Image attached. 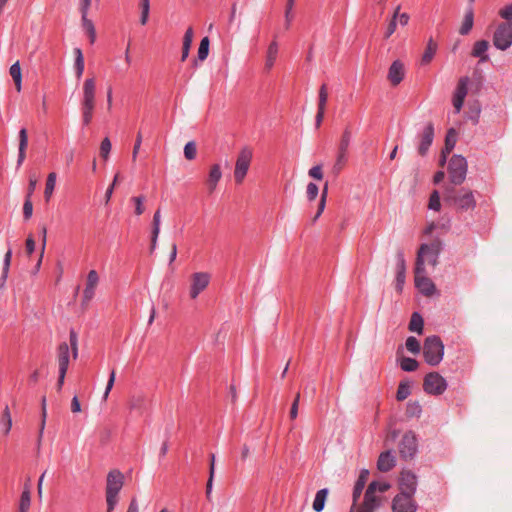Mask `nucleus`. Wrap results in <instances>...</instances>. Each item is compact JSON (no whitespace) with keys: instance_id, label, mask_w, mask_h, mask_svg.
Masks as SVG:
<instances>
[{"instance_id":"nucleus-1","label":"nucleus","mask_w":512,"mask_h":512,"mask_svg":"<svg viewBox=\"0 0 512 512\" xmlns=\"http://www.w3.org/2000/svg\"><path fill=\"white\" fill-rule=\"evenodd\" d=\"M456 185H445L443 190L444 202L448 205L457 207L459 210L466 211L474 209L476 200L471 190L462 188L457 190Z\"/></svg>"},{"instance_id":"nucleus-2","label":"nucleus","mask_w":512,"mask_h":512,"mask_svg":"<svg viewBox=\"0 0 512 512\" xmlns=\"http://www.w3.org/2000/svg\"><path fill=\"white\" fill-rule=\"evenodd\" d=\"M96 105V81L94 77L87 78L83 83V97L81 101V112L83 125L87 126L93 119Z\"/></svg>"},{"instance_id":"nucleus-3","label":"nucleus","mask_w":512,"mask_h":512,"mask_svg":"<svg viewBox=\"0 0 512 512\" xmlns=\"http://www.w3.org/2000/svg\"><path fill=\"white\" fill-rule=\"evenodd\" d=\"M124 484V476L119 470H112L107 475L106 503L107 512H112L118 502V493Z\"/></svg>"},{"instance_id":"nucleus-4","label":"nucleus","mask_w":512,"mask_h":512,"mask_svg":"<svg viewBox=\"0 0 512 512\" xmlns=\"http://www.w3.org/2000/svg\"><path fill=\"white\" fill-rule=\"evenodd\" d=\"M441 246V241L438 239L432 241L430 244H422L417 253L415 267L425 268V263L436 266Z\"/></svg>"},{"instance_id":"nucleus-5","label":"nucleus","mask_w":512,"mask_h":512,"mask_svg":"<svg viewBox=\"0 0 512 512\" xmlns=\"http://www.w3.org/2000/svg\"><path fill=\"white\" fill-rule=\"evenodd\" d=\"M423 355L426 362L432 366L441 362L444 355V345L439 337L429 336L425 339Z\"/></svg>"},{"instance_id":"nucleus-6","label":"nucleus","mask_w":512,"mask_h":512,"mask_svg":"<svg viewBox=\"0 0 512 512\" xmlns=\"http://www.w3.org/2000/svg\"><path fill=\"white\" fill-rule=\"evenodd\" d=\"M467 169L466 159L461 155H453L448 165V185H461L466 179Z\"/></svg>"},{"instance_id":"nucleus-7","label":"nucleus","mask_w":512,"mask_h":512,"mask_svg":"<svg viewBox=\"0 0 512 512\" xmlns=\"http://www.w3.org/2000/svg\"><path fill=\"white\" fill-rule=\"evenodd\" d=\"M253 158V150L249 146H244L240 149L234 168V179L237 184H242Z\"/></svg>"},{"instance_id":"nucleus-8","label":"nucleus","mask_w":512,"mask_h":512,"mask_svg":"<svg viewBox=\"0 0 512 512\" xmlns=\"http://www.w3.org/2000/svg\"><path fill=\"white\" fill-rule=\"evenodd\" d=\"M494 46L502 51L512 45V23L501 22L497 25L493 35Z\"/></svg>"},{"instance_id":"nucleus-9","label":"nucleus","mask_w":512,"mask_h":512,"mask_svg":"<svg viewBox=\"0 0 512 512\" xmlns=\"http://www.w3.org/2000/svg\"><path fill=\"white\" fill-rule=\"evenodd\" d=\"M417 449L418 443L415 433L407 431L398 445L400 457L404 460L412 459L415 456Z\"/></svg>"},{"instance_id":"nucleus-10","label":"nucleus","mask_w":512,"mask_h":512,"mask_svg":"<svg viewBox=\"0 0 512 512\" xmlns=\"http://www.w3.org/2000/svg\"><path fill=\"white\" fill-rule=\"evenodd\" d=\"M423 388L429 394L441 395L447 388V382L439 373L431 372L425 376Z\"/></svg>"},{"instance_id":"nucleus-11","label":"nucleus","mask_w":512,"mask_h":512,"mask_svg":"<svg viewBox=\"0 0 512 512\" xmlns=\"http://www.w3.org/2000/svg\"><path fill=\"white\" fill-rule=\"evenodd\" d=\"M210 278L207 272H196L191 275L189 295L192 299H196L208 287Z\"/></svg>"},{"instance_id":"nucleus-12","label":"nucleus","mask_w":512,"mask_h":512,"mask_svg":"<svg viewBox=\"0 0 512 512\" xmlns=\"http://www.w3.org/2000/svg\"><path fill=\"white\" fill-rule=\"evenodd\" d=\"M469 83L470 79L468 77H461L458 80L452 99L453 107L456 113H459L463 107L465 98L468 94Z\"/></svg>"},{"instance_id":"nucleus-13","label":"nucleus","mask_w":512,"mask_h":512,"mask_svg":"<svg viewBox=\"0 0 512 512\" xmlns=\"http://www.w3.org/2000/svg\"><path fill=\"white\" fill-rule=\"evenodd\" d=\"M417 504L413 496L399 493L392 501L393 512H416Z\"/></svg>"},{"instance_id":"nucleus-14","label":"nucleus","mask_w":512,"mask_h":512,"mask_svg":"<svg viewBox=\"0 0 512 512\" xmlns=\"http://www.w3.org/2000/svg\"><path fill=\"white\" fill-rule=\"evenodd\" d=\"M415 285L419 289V291L425 296H431L435 292V285L426 276L425 268H417L415 267Z\"/></svg>"},{"instance_id":"nucleus-15","label":"nucleus","mask_w":512,"mask_h":512,"mask_svg":"<svg viewBox=\"0 0 512 512\" xmlns=\"http://www.w3.org/2000/svg\"><path fill=\"white\" fill-rule=\"evenodd\" d=\"M378 482L373 481L369 484L364 497L363 504L358 512H373L380 504L379 498L375 495Z\"/></svg>"},{"instance_id":"nucleus-16","label":"nucleus","mask_w":512,"mask_h":512,"mask_svg":"<svg viewBox=\"0 0 512 512\" xmlns=\"http://www.w3.org/2000/svg\"><path fill=\"white\" fill-rule=\"evenodd\" d=\"M417 488V476L410 470H402L399 478L400 493L414 496Z\"/></svg>"},{"instance_id":"nucleus-17","label":"nucleus","mask_w":512,"mask_h":512,"mask_svg":"<svg viewBox=\"0 0 512 512\" xmlns=\"http://www.w3.org/2000/svg\"><path fill=\"white\" fill-rule=\"evenodd\" d=\"M99 283V275L96 270H90L87 278H86V284L85 289L83 291V299L82 302L84 304H88L95 295V290Z\"/></svg>"},{"instance_id":"nucleus-18","label":"nucleus","mask_w":512,"mask_h":512,"mask_svg":"<svg viewBox=\"0 0 512 512\" xmlns=\"http://www.w3.org/2000/svg\"><path fill=\"white\" fill-rule=\"evenodd\" d=\"M434 138V126L432 123H428L423 132L420 135V143L418 146V153L421 156H424L427 151L429 150V147L431 146Z\"/></svg>"},{"instance_id":"nucleus-19","label":"nucleus","mask_w":512,"mask_h":512,"mask_svg":"<svg viewBox=\"0 0 512 512\" xmlns=\"http://www.w3.org/2000/svg\"><path fill=\"white\" fill-rule=\"evenodd\" d=\"M405 75L404 64L400 60H395L388 70L387 79L393 86L401 83Z\"/></svg>"},{"instance_id":"nucleus-20","label":"nucleus","mask_w":512,"mask_h":512,"mask_svg":"<svg viewBox=\"0 0 512 512\" xmlns=\"http://www.w3.org/2000/svg\"><path fill=\"white\" fill-rule=\"evenodd\" d=\"M148 397L144 393H135L130 396L128 408L130 412H136L141 415L147 409Z\"/></svg>"},{"instance_id":"nucleus-21","label":"nucleus","mask_w":512,"mask_h":512,"mask_svg":"<svg viewBox=\"0 0 512 512\" xmlns=\"http://www.w3.org/2000/svg\"><path fill=\"white\" fill-rule=\"evenodd\" d=\"M57 363L59 372L67 373L69 366V346L66 342L61 343L57 348Z\"/></svg>"},{"instance_id":"nucleus-22","label":"nucleus","mask_w":512,"mask_h":512,"mask_svg":"<svg viewBox=\"0 0 512 512\" xmlns=\"http://www.w3.org/2000/svg\"><path fill=\"white\" fill-rule=\"evenodd\" d=\"M396 464V459L390 450L382 452L377 461V468L381 472L390 471Z\"/></svg>"},{"instance_id":"nucleus-23","label":"nucleus","mask_w":512,"mask_h":512,"mask_svg":"<svg viewBox=\"0 0 512 512\" xmlns=\"http://www.w3.org/2000/svg\"><path fill=\"white\" fill-rule=\"evenodd\" d=\"M396 290L398 292L402 291L403 285L405 283V271L406 264L404 257L401 253L397 255V264H396Z\"/></svg>"},{"instance_id":"nucleus-24","label":"nucleus","mask_w":512,"mask_h":512,"mask_svg":"<svg viewBox=\"0 0 512 512\" xmlns=\"http://www.w3.org/2000/svg\"><path fill=\"white\" fill-rule=\"evenodd\" d=\"M222 172L219 164H213L210 168L207 186L210 193H213L217 187L218 182L221 180Z\"/></svg>"},{"instance_id":"nucleus-25","label":"nucleus","mask_w":512,"mask_h":512,"mask_svg":"<svg viewBox=\"0 0 512 512\" xmlns=\"http://www.w3.org/2000/svg\"><path fill=\"white\" fill-rule=\"evenodd\" d=\"M28 146V133L25 128H22L19 131V149H18V159L17 165L20 166L24 162L26 158V149Z\"/></svg>"},{"instance_id":"nucleus-26","label":"nucleus","mask_w":512,"mask_h":512,"mask_svg":"<svg viewBox=\"0 0 512 512\" xmlns=\"http://www.w3.org/2000/svg\"><path fill=\"white\" fill-rule=\"evenodd\" d=\"M278 50H279L278 43L276 40H273L269 44L267 51H266L265 69L267 71H270L272 69V67L274 66L277 55H278Z\"/></svg>"},{"instance_id":"nucleus-27","label":"nucleus","mask_w":512,"mask_h":512,"mask_svg":"<svg viewBox=\"0 0 512 512\" xmlns=\"http://www.w3.org/2000/svg\"><path fill=\"white\" fill-rule=\"evenodd\" d=\"M368 476H369V471L368 470H362L360 472V475L358 477V480L354 486V490H353V501H354V504L356 503V501L359 499L363 489H364V486L366 484V481L368 479Z\"/></svg>"},{"instance_id":"nucleus-28","label":"nucleus","mask_w":512,"mask_h":512,"mask_svg":"<svg viewBox=\"0 0 512 512\" xmlns=\"http://www.w3.org/2000/svg\"><path fill=\"white\" fill-rule=\"evenodd\" d=\"M437 51V44L436 42L430 38L427 42L426 49L421 57V65H428L432 61L434 55Z\"/></svg>"},{"instance_id":"nucleus-29","label":"nucleus","mask_w":512,"mask_h":512,"mask_svg":"<svg viewBox=\"0 0 512 512\" xmlns=\"http://www.w3.org/2000/svg\"><path fill=\"white\" fill-rule=\"evenodd\" d=\"M474 14L472 8L466 10L462 25L459 29L461 35H467L473 27Z\"/></svg>"},{"instance_id":"nucleus-30","label":"nucleus","mask_w":512,"mask_h":512,"mask_svg":"<svg viewBox=\"0 0 512 512\" xmlns=\"http://www.w3.org/2000/svg\"><path fill=\"white\" fill-rule=\"evenodd\" d=\"M193 41V29L189 27L183 37L181 61H185L189 55L191 44Z\"/></svg>"},{"instance_id":"nucleus-31","label":"nucleus","mask_w":512,"mask_h":512,"mask_svg":"<svg viewBox=\"0 0 512 512\" xmlns=\"http://www.w3.org/2000/svg\"><path fill=\"white\" fill-rule=\"evenodd\" d=\"M56 178H57V175L55 172H51L47 176L46 186H45V191H44V197L47 202L51 199V197L53 195L55 185H56Z\"/></svg>"},{"instance_id":"nucleus-32","label":"nucleus","mask_w":512,"mask_h":512,"mask_svg":"<svg viewBox=\"0 0 512 512\" xmlns=\"http://www.w3.org/2000/svg\"><path fill=\"white\" fill-rule=\"evenodd\" d=\"M10 75L14 81V84H15V88L16 90L19 92L21 90V83H22V73H21V67H20V64L19 62H15L11 67H10Z\"/></svg>"},{"instance_id":"nucleus-33","label":"nucleus","mask_w":512,"mask_h":512,"mask_svg":"<svg viewBox=\"0 0 512 512\" xmlns=\"http://www.w3.org/2000/svg\"><path fill=\"white\" fill-rule=\"evenodd\" d=\"M11 258H12V251H11V249H8V251L6 252V254L4 256L3 270H2V274L0 276V288L4 287V285L6 283L8 273H9V268L11 265Z\"/></svg>"},{"instance_id":"nucleus-34","label":"nucleus","mask_w":512,"mask_h":512,"mask_svg":"<svg viewBox=\"0 0 512 512\" xmlns=\"http://www.w3.org/2000/svg\"><path fill=\"white\" fill-rule=\"evenodd\" d=\"M488 47L489 43L486 40L477 41L474 44L472 55L475 57H481L482 60L485 61L488 59L487 55H485V52L487 51Z\"/></svg>"},{"instance_id":"nucleus-35","label":"nucleus","mask_w":512,"mask_h":512,"mask_svg":"<svg viewBox=\"0 0 512 512\" xmlns=\"http://www.w3.org/2000/svg\"><path fill=\"white\" fill-rule=\"evenodd\" d=\"M423 318L417 312H414L411 316L409 323V330L421 334L423 331Z\"/></svg>"},{"instance_id":"nucleus-36","label":"nucleus","mask_w":512,"mask_h":512,"mask_svg":"<svg viewBox=\"0 0 512 512\" xmlns=\"http://www.w3.org/2000/svg\"><path fill=\"white\" fill-rule=\"evenodd\" d=\"M327 495H328L327 489H321L316 493V496H315V499L313 502V509L316 512H320L323 510Z\"/></svg>"},{"instance_id":"nucleus-37","label":"nucleus","mask_w":512,"mask_h":512,"mask_svg":"<svg viewBox=\"0 0 512 512\" xmlns=\"http://www.w3.org/2000/svg\"><path fill=\"white\" fill-rule=\"evenodd\" d=\"M31 504V492L28 487H26L20 497L19 509L18 512H28Z\"/></svg>"},{"instance_id":"nucleus-38","label":"nucleus","mask_w":512,"mask_h":512,"mask_svg":"<svg viewBox=\"0 0 512 512\" xmlns=\"http://www.w3.org/2000/svg\"><path fill=\"white\" fill-rule=\"evenodd\" d=\"M457 142V132L454 128H450L447 131L446 137H445V146L444 149L447 153H451L453 148L455 147V144Z\"/></svg>"},{"instance_id":"nucleus-39","label":"nucleus","mask_w":512,"mask_h":512,"mask_svg":"<svg viewBox=\"0 0 512 512\" xmlns=\"http://www.w3.org/2000/svg\"><path fill=\"white\" fill-rule=\"evenodd\" d=\"M209 45H210V40L209 38L206 36L204 37L201 42H200V45H199V48H198V60L199 61H204L207 59L208 57V54H209Z\"/></svg>"},{"instance_id":"nucleus-40","label":"nucleus","mask_w":512,"mask_h":512,"mask_svg":"<svg viewBox=\"0 0 512 512\" xmlns=\"http://www.w3.org/2000/svg\"><path fill=\"white\" fill-rule=\"evenodd\" d=\"M139 8L141 10L140 23L146 25L149 19L150 0H140Z\"/></svg>"},{"instance_id":"nucleus-41","label":"nucleus","mask_w":512,"mask_h":512,"mask_svg":"<svg viewBox=\"0 0 512 512\" xmlns=\"http://www.w3.org/2000/svg\"><path fill=\"white\" fill-rule=\"evenodd\" d=\"M328 100V88L326 84H322L319 89V96H318V109L319 110H326V104Z\"/></svg>"},{"instance_id":"nucleus-42","label":"nucleus","mask_w":512,"mask_h":512,"mask_svg":"<svg viewBox=\"0 0 512 512\" xmlns=\"http://www.w3.org/2000/svg\"><path fill=\"white\" fill-rule=\"evenodd\" d=\"M345 163H346V153L339 151L336 162L332 167V173L334 175H338L341 172V170L344 168Z\"/></svg>"},{"instance_id":"nucleus-43","label":"nucleus","mask_w":512,"mask_h":512,"mask_svg":"<svg viewBox=\"0 0 512 512\" xmlns=\"http://www.w3.org/2000/svg\"><path fill=\"white\" fill-rule=\"evenodd\" d=\"M82 26L86 33L89 35L91 43H93L96 38V31L92 21L89 20L87 16L82 17Z\"/></svg>"},{"instance_id":"nucleus-44","label":"nucleus","mask_w":512,"mask_h":512,"mask_svg":"<svg viewBox=\"0 0 512 512\" xmlns=\"http://www.w3.org/2000/svg\"><path fill=\"white\" fill-rule=\"evenodd\" d=\"M400 366L402 370L411 372L415 371L418 368V362L413 358L403 357L401 359Z\"/></svg>"},{"instance_id":"nucleus-45","label":"nucleus","mask_w":512,"mask_h":512,"mask_svg":"<svg viewBox=\"0 0 512 512\" xmlns=\"http://www.w3.org/2000/svg\"><path fill=\"white\" fill-rule=\"evenodd\" d=\"M410 395V386L407 382H401L398 386L396 398L398 401L405 400Z\"/></svg>"},{"instance_id":"nucleus-46","label":"nucleus","mask_w":512,"mask_h":512,"mask_svg":"<svg viewBox=\"0 0 512 512\" xmlns=\"http://www.w3.org/2000/svg\"><path fill=\"white\" fill-rule=\"evenodd\" d=\"M197 154V146L194 141H189L184 146V156L187 160L195 159Z\"/></svg>"},{"instance_id":"nucleus-47","label":"nucleus","mask_w":512,"mask_h":512,"mask_svg":"<svg viewBox=\"0 0 512 512\" xmlns=\"http://www.w3.org/2000/svg\"><path fill=\"white\" fill-rule=\"evenodd\" d=\"M405 345L407 350L413 354H417L421 350L419 341L413 336L407 338Z\"/></svg>"},{"instance_id":"nucleus-48","label":"nucleus","mask_w":512,"mask_h":512,"mask_svg":"<svg viewBox=\"0 0 512 512\" xmlns=\"http://www.w3.org/2000/svg\"><path fill=\"white\" fill-rule=\"evenodd\" d=\"M428 207H429V209H432V210H435V211H439L440 210V208H441L440 195H439V192L437 190H434L431 193L430 198H429Z\"/></svg>"},{"instance_id":"nucleus-49","label":"nucleus","mask_w":512,"mask_h":512,"mask_svg":"<svg viewBox=\"0 0 512 512\" xmlns=\"http://www.w3.org/2000/svg\"><path fill=\"white\" fill-rule=\"evenodd\" d=\"M351 140V131L349 128H346L343 132L340 144H339V151L347 153L349 144Z\"/></svg>"},{"instance_id":"nucleus-50","label":"nucleus","mask_w":512,"mask_h":512,"mask_svg":"<svg viewBox=\"0 0 512 512\" xmlns=\"http://www.w3.org/2000/svg\"><path fill=\"white\" fill-rule=\"evenodd\" d=\"M2 422L4 425V434L7 435L12 427V419L10 415V411L8 406L5 407L3 414H2Z\"/></svg>"},{"instance_id":"nucleus-51","label":"nucleus","mask_w":512,"mask_h":512,"mask_svg":"<svg viewBox=\"0 0 512 512\" xmlns=\"http://www.w3.org/2000/svg\"><path fill=\"white\" fill-rule=\"evenodd\" d=\"M111 141L108 137H105L100 144V156L107 160L111 151Z\"/></svg>"},{"instance_id":"nucleus-52","label":"nucleus","mask_w":512,"mask_h":512,"mask_svg":"<svg viewBox=\"0 0 512 512\" xmlns=\"http://www.w3.org/2000/svg\"><path fill=\"white\" fill-rule=\"evenodd\" d=\"M131 201L135 204V214L138 216L142 215L145 211V207L143 205L144 201H145V197L144 196L132 197Z\"/></svg>"},{"instance_id":"nucleus-53","label":"nucleus","mask_w":512,"mask_h":512,"mask_svg":"<svg viewBox=\"0 0 512 512\" xmlns=\"http://www.w3.org/2000/svg\"><path fill=\"white\" fill-rule=\"evenodd\" d=\"M160 224H161V213H160V210L158 209L154 213L153 221H152V226H153L152 227V234H154V236H159Z\"/></svg>"},{"instance_id":"nucleus-54","label":"nucleus","mask_w":512,"mask_h":512,"mask_svg":"<svg viewBox=\"0 0 512 512\" xmlns=\"http://www.w3.org/2000/svg\"><path fill=\"white\" fill-rule=\"evenodd\" d=\"M498 14L505 20L504 22L512 23V3L501 8Z\"/></svg>"},{"instance_id":"nucleus-55","label":"nucleus","mask_w":512,"mask_h":512,"mask_svg":"<svg viewBox=\"0 0 512 512\" xmlns=\"http://www.w3.org/2000/svg\"><path fill=\"white\" fill-rule=\"evenodd\" d=\"M70 345L72 349L73 358L77 359L78 357V337L75 331H70L69 335Z\"/></svg>"},{"instance_id":"nucleus-56","label":"nucleus","mask_w":512,"mask_h":512,"mask_svg":"<svg viewBox=\"0 0 512 512\" xmlns=\"http://www.w3.org/2000/svg\"><path fill=\"white\" fill-rule=\"evenodd\" d=\"M115 378H116V372L113 369L111 371V373H110V376H109V379H108V382H107V385H106V388H105V391H104V394H103V400L104 401H106L108 399L109 393L111 392V390L113 388V385H114V382H115Z\"/></svg>"},{"instance_id":"nucleus-57","label":"nucleus","mask_w":512,"mask_h":512,"mask_svg":"<svg viewBox=\"0 0 512 512\" xmlns=\"http://www.w3.org/2000/svg\"><path fill=\"white\" fill-rule=\"evenodd\" d=\"M398 19H395V18H390L388 24H387V27H386V30L384 32V38L385 39H388L390 38L393 33L396 31V28H397V21Z\"/></svg>"},{"instance_id":"nucleus-58","label":"nucleus","mask_w":512,"mask_h":512,"mask_svg":"<svg viewBox=\"0 0 512 512\" xmlns=\"http://www.w3.org/2000/svg\"><path fill=\"white\" fill-rule=\"evenodd\" d=\"M318 186L314 183H309L306 189V195L309 201H314L318 195Z\"/></svg>"},{"instance_id":"nucleus-59","label":"nucleus","mask_w":512,"mask_h":512,"mask_svg":"<svg viewBox=\"0 0 512 512\" xmlns=\"http://www.w3.org/2000/svg\"><path fill=\"white\" fill-rule=\"evenodd\" d=\"M295 0H287L286 3V10H285V20H286V27L288 28L290 25V22L292 21V9L294 6Z\"/></svg>"},{"instance_id":"nucleus-60","label":"nucleus","mask_w":512,"mask_h":512,"mask_svg":"<svg viewBox=\"0 0 512 512\" xmlns=\"http://www.w3.org/2000/svg\"><path fill=\"white\" fill-rule=\"evenodd\" d=\"M308 175L316 180L323 178L322 165H315L309 171Z\"/></svg>"},{"instance_id":"nucleus-61","label":"nucleus","mask_w":512,"mask_h":512,"mask_svg":"<svg viewBox=\"0 0 512 512\" xmlns=\"http://www.w3.org/2000/svg\"><path fill=\"white\" fill-rule=\"evenodd\" d=\"M119 178H120V174L117 173L113 179V182L112 184L108 187V189L106 190V193H105V200H106V203H108L111 199V196L113 194V191H114V188L115 186L117 185L118 181H119Z\"/></svg>"},{"instance_id":"nucleus-62","label":"nucleus","mask_w":512,"mask_h":512,"mask_svg":"<svg viewBox=\"0 0 512 512\" xmlns=\"http://www.w3.org/2000/svg\"><path fill=\"white\" fill-rule=\"evenodd\" d=\"M141 143H142V134H141V132H139L137 134L136 141H135V144H134V147H133V152H132V160L134 162L137 159V155L139 153Z\"/></svg>"},{"instance_id":"nucleus-63","label":"nucleus","mask_w":512,"mask_h":512,"mask_svg":"<svg viewBox=\"0 0 512 512\" xmlns=\"http://www.w3.org/2000/svg\"><path fill=\"white\" fill-rule=\"evenodd\" d=\"M33 213V204L30 200V198H27L24 205H23V214L25 219H29L32 216Z\"/></svg>"},{"instance_id":"nucleus-64","label":"nucleus","mask_w":512,"mask_h":512,"mask_svg":"<svg viewBox=\"0 0 512 512\" xmlns=\"http://www.w3.org/2000/svg\"><path fill=\"white\" fill-rule=\"evenodd\" d=\"M299 400H300V394L297 393L296 397L292 403L291 410H290V418L291 419H296V417L298 415Z\"/></svg>"}]
</instances>
